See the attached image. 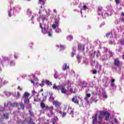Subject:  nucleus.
<instances>
[{
    "instance_id": "obj_1",
    "label": "nucleus",
    "mask_w": 124,
    "mask_h": 124,
    "mask_svg": "<svg viewBox=\"0 0 124 124\" xmlns=\"http://www.w3.org/2000/svg\"><path fill=\"white\" fill-rule=\"evenodd\" d=\"M45 13L47 16H50V14L47 13L46 10V12H39V14L40 15V16L37 18V21L40 22L41 19L43 22V25L40 23V28L42 29V32L44 34L47 33L48 36H52V30L49 29V21L46 18V16L45 15Z\"/></svg>"
},
{
    "instance_id": "obj_2",
    "label": "nucleus",
    "mask_w": 124,
    "mask_h": 124,
    "mask_svg": "<svg viewBox=\"0 0 124 124\" xmlns=\"http://www.w3.org/2000/svg\"><path fill=\"white\" fill-rule=\"evenodd\" d=\"M107 11H105V10H103L102 7H98L97 9L98 15L99 16L101 15L102 17L105 19L108 16H111L112 14H113V12H112V6H108L106 7Z\"/></svg>"
},
{
    "instance_id": "obj_3",
    "label": "nucleus",
    "mask_w": 124,
    "mask_h": 124,
    "mask_svg": "<svg viewBox=\"0 0 124 124\" xmlns=\"http://www.w3.org/2000/svg\"><path fill=\"white\" fill-rule=\"evenodd\" d=\"M60 22V18H55L54 24L52 25V28L54 30L55 29L56 33H60L62 31L59 28V22Z\"/></svg>"
},
{
    "instance_id": "obj_4",
    "label": "nucleus",
    "mask_w": 124,
    "mask_h": 124,
    "mask_svg": "<svg viewBox=\"0 0 124 124\" xmlns=\"http://www.w3.org/2000/svg\"><path fill=\"white\" fill-rule=\"evenodd\" d=\"M107 112H105L103 111H100V114L98 116L97 121L99 124H101L102 123V121L103 120V116L106 115Z\"/></svg>"
},
{
    "instance_id": "obj_5",
    "label": "nucleus",
    "mask_w": 124,
    "mask_h": 124,
    "mask_svg": "<svg viewBox=\"0 0 124 124\" xmlns=\"http://www.w3.org/2000/svg\"><path fill=\"white\" fill-rule=\"evenodd\" d=\"M13 9H10V10L8 12L9 17H11L12 15H15V12H14V11H16L18 12L20 9L16 7H14Z\"/></svg>"
},
{
    "instance_id": "obj_6",
    "label": "nucleus",
    "mask_w": 124,
    "mask_h": 124,
    "mask_svg": "<svg viewBox=\"0 0 124 124\" xmlns=\"http://www.w3.org/2000/svg\"><path fill=\"white\" fill-rule=\"evenodd\" d=\"M30 93L28 92H25L22 96L23 98H24V103L26 104L30 103Z\"/></svg>"
},
{
    "instance_id": "obj_7",
    "label": "nucleus",
    "mask_w": 124,
    "mask_h": 124,
    "mask_svg": "<svg viewBox=\"0 0 124 124\" xmlns=\"http://www.w3.org/2000/svg\"><path fill=\"white\" fill-rule=\"evenodd\" d=\"M117 31H116V30H113V31H111V33L108 32L106 34V37H110V38H113L114 37L116 38L117 36Z\"/></svg>"
},
{
    "instance_id": "obj_8",
    "label": "nucleus",
    "mask_w": 124,
    "mask_h": 124,
    "mask_svg": "<svg viewBox=\"0 0 124 124\" xmlns=\"http://www.w3.org/2000/svg\"><path fill=\"white\" fill-rule=\"evenodd\" d=\"M122 64H123V62H120L119 59H115L114 60V65H116V66H117V67H120Z\"/></svg>"
},
{
    "instance_id": "obj_9",
    "label": "nucleus",
    "mask_w": 124,
    "mask_h": 124,
    "mask_svg": "<svg viewBox=\"0 0 124 124\" xmlns=\"http://www.w3.org/2000/svg\"><path fill=\"white\" fill-rule=\"evenodd\" d=\"M93 119V124H96L97 122V114H95L94 116L92 117Z\"/></svg>"
},
{
    "instance_id": "obj_10",
    "label": "nucleus",
    "mask_w": 124,
    "mask_h": 124,
    "mask_svg": "<svg viewBox=\"0 0 124 124\" xmlns=\"http://www.w3.org/2000/svg\"><path fill=\"white\" fill-rule=\"evenodd\" d=\"M1 119L8 120L9 119V114L8 113H4L3 115L1 116Z\"/></svg>"
},
{
    "instance_id": "obj_11",
    "label": "nucleus",
    "mask_w": 124,
    "mask_h": 124,
    "mask_svg": "<svg viewBox=\"0 0 124 124\" xmlns=\"http://www.w3.org/2000/svg\"><path fill=\"white\" fill-rule=\"evenodd\" d=\"M78 50H82V51H84V50H85V45L78 44Z\"/></svg>"
},
{
    "instance_id": "obj_12",
    "label": "nucleus",
    "mask_w": 124,
    "mask_h": 124,
    "mask_svg": "<svg viewBox=\"0 0 124 124\" xmlns=\"http://www.w3.org/2000/svg\"><path fill=\"white\" fill-rule=\"evenodd\" d=\"M16 107H19L18 109H24V105L22 103H17Z\"/></svg>"
},
{
    "instance_id": "obj_13",
    "label": "nucleus",
    "mask_w": 124,
    "mask_h": 124,
    "mask_svg": "<svg viewBox=\"0 0 124 124\" xmlns=\"http://www.w3.org/2000/svg\"><path fill=\"white\" fill-rule=\"evenodd\" d=\"M73 51L71 53V57L73 58L74 57V55L76 54V46H74L72 48Z\"/></svg>"
},
{
    "instance_id": "obj_14",
    "label": "nucleus",
    "mask_w": 124,
    "mask_h": 124,
    "mask_svg": "<svg viewBox=\"0 0 124 124\" xmlns=\"http://www.w3.org/2000/svg\"><path fill=\"white\" fill-rule=\"evenodd\" d=\"M82 55H80V54H78L77 56V59L78 60V63H80L81 62V61L82 60Z\"/></svg>"
},
{
    "instance_id": "obj_15",
    "label": "nucleus",
    "mask_w": 124,
    "mask_h": 124,
    "mask_svg": "<svg viewBox=\"0 0 124 124\" xmlns=\"http://www.w3.org/2000/svg\"><path fill=\"white\" fill-rule=\"evenodd\" d=\"M54 105H55L56 107H60L61 106V103L58 101H54L53 102Z\"/></svg>"
},
{
    "instance_id": "obj_16",
    "label": "nucleus",
    "mask_w": 124,
    "mask_h": 124,
    "mask_svg": "<svg viewBox=\"0 0 124 124\" xmlns=\"http://www.w3.org/2000/svg\"><path fill=\"white\" fill-rule=\"evenodd\" d=\"M77 96H75L74 98H73L72 99V101L73 102H74V103L79 104V101L77 100Z\"/></svg>"
},
{
    "instance_id": "obj_17",
    "label": "nucleus",
    "mask_w": 124,
    "mask_h": 124,
    "mask_svg": "<svg viewBox=\"0 0 124 124\" xmlns=\"http://www.w3.org/2000/svg\"><path fill=\"white\" fill-rule=\"evenodd\" d=\"M15 97L16 99H18V98H20V93L17 92V93H15Z\"/></svg>"
},
{
    "instance_id": "obj_18",
    "label": "nucleus",
    "mask_w": 124,
    "mask_h": 124,
    "mask_svg": "<svg viewBox=\"0 0 124 124\" xmlns=\"http://www.w3.org/2000/svg\"><path fill=\"white\" fill-rule=\"evenodd\" d=\"M56 111L57 113H59V114H61L62 115V109H61V108H57L56 109Z\"/></svg>"
},
{
    "instance_id": "obj_19",
    "label": "nucleus",
    "mask_w": 124,
    "mask_h": 124,
    "mask_svg": "<svg viewBox=\"0 0 124 124\" xmlns=\"http://www.w3.org/2000/svg\"><path fill=\"white\" fill-rule=\"evenodd\" d=\"M61 93H67V90L64 88V87L63 86L62 88L61 89Z\"/></svg>"
},
{
    "instance_id": "obj_20",
    "label": "nucleus",
    "mask_w": 124,
    "mask_h": 124,
    "mask_svg": "<svg viewBox=\"0 0 124 124\" xmlns=\"http://www.w3.org/2000/svg\"><path fill=\"white\" fill-rule=\"evenodd\" d=\"M67 40H69L70 41H71V40H73V36L70 35H69L68 37H67Z\"/></svg>"
},
{
    "instance_id": "obj_21",
    "label": "nucleus",
    "mask_w": 124,
    "mask_h": 124,
    "mask_svg": "<svg viewBox=\"0 0 124 124\" xmlns=\"http://www.w3.org/2000/svg\"><path fill=\"white\" fill-rule=\"evenodd\" d=\"M110 87H111L113 90H116V89L117 88V86H116L114 83H111Z\"/></svg>"
},
{
    "instance_id": "obj_22",
    "label": "nucleus",
    "mask_w": 124,
    "mask_h": 124,
    "mask_svg": "<svg viewBox=\"0 0 124 124\" xmlns=\"http://www.w3.org/2000/svg\"><path fill=\"white\" fill-rule=\"evenodd\" d=\"M40 107H41V108H42V109H44V108H46V105H45V104H44V103L42 102L40 103Z\"/></svg>"
},
{
    "instance_id": "obj_23",
    "label": "nucleus",
    "mask_w": 124,
    "mask_h": 124,
    "mask_svg": "<svg viewBox=\"0 0 124 124\" xmlns=\"http://www.w3.org/2000/svg\"><path fill=\"white\" fill-rule=\"evenodd\" d=\"M69 68V66H67V64H64L63 70H66V69H68Z\"/></svg>"
},
{
    "instance_id": "obj_24",
    "label": "nucleus",
    "mask_w": 124,
    "mask_h": 124,
    "mask_svg": "<svg viewBox=\"0 0 124 124\" xmlns=\"http://www.w3.org/2000/svg\"><path fill=\"white\" fill-rule=\"evenodd\" d=\"M45 83L48 86H52V82H50L49 80H45Z\"/></svg>"
},
{
    "instance_id": "obj_25",
    "label": "nucleus",
    "mask_w": 124,
    "mask_h": 124,
    "mask_svg": "<svg viewBox=\"0 0 124 124\" xmlns=\"http://www.w3.org/2000/svg\"><path fill=\"white\" fill-rule=\"evenodd\" d=\"M54 77L55 79H58V78L59 77V73L56 71L55 74L54 75Z\"/></svg>"
},
{
    "instance_id": "obj_26",
    "label": "nucleus",
    "mask_w": 124,
    "mask_h": 124,
    "mask_svg": "<svg viewBox=\"0 0 124 124\" xmlns=\"http://www.w3.org/2000/svg\"><path fill=\"white\" fill-rule=\"evenodd\" d=\"M27 14L30 17H31V11L30 9H28L27 10Z\"/></svg>"
},
{
    "instance_id": "obj_27",
    "label": "nucleus",
    "mask_w": 124,
    "mask_h": 124,
    "mask_svg": "<svg viewBox=\"0 0 124 124\" xmlns=\"http://www.w3.org/2000/svg\"><path fill=\"white\" fill-rule=\"evenodd\" d=\"M102 96L104 98H107L108 96L106 92H103L102 93Z\"/></svg>"
},
{
    "instance_id": "obj_28",
    "label": "nucleus",
    "mask_w": 124,
    "mask_h": 124,
    "mask_svg": "<svg viewBox=\"0 0 124 124\" xmlns=\"http://www.w3.org/2000/svg\"><path fill=\"white\" fill-rule=\"evenodd\" d=\"M122 50H123V47H118L116 49V52L117 53H119V52H121L122 51Z\"/></svg>"
},
{
    "instance_id": "obj_29",
    "label": "nucleus",
    "mask_w": 124,
    "mask_h": 124,
    "mask_svg": "<svg viewBox=\"0 0 124 124\" xmlns=\"http://www.w3.org/2000/svg\"><path fill=\"white\" fill-rule=\"evenodd\" d=\"M109 116H110V114L108 113V112H107V114H106V119H105L106 121L109 120Z\"/></svg>"
},
{
    "instance_id": "obj_30",
    "label": "nucleus",
    "mask_w": 124,
    "mask_h": 124,
    "mask_svg": "<svg viewBox=\"0 0 124 124\" xmlns=\"http://www.w3.org/2000/svg\"><path fill=\"white\" fill-rule=\"evenodd\" d=\"M0 83H1L2 84H5L6 83V81H3V79L0 78Z\"/></svg>"
},
{
    "instance_id": "obj_31",
    "label": "nucleus",
    "mask_w": 124,
    "mask_h": 124,
    "mask_svg": "<svg viewBox=\"0 0 124 124\" xmlns=\"http://www.w3.org/2000/svg\"><path fill=\"white\" fill-rule=\"evenodd\" d=\"M63 86L62 85H59L57 86V90L58 91H60V90H61L62 89Z\"/></svg>"
},
{
    "instance_id": "obj_32",
    "label": "nucleus",
    "mask_w": 124,
    "mask_h": 124,
    "mask_svg": "<svg viewBox=\"0 0 124 124\" xmlns=\"http://www.w3.org/2000/svg\"><path fill=\"white\" fill-rule=\"evenodd\" d=\"M41 87H43L45 85V80H43L42 83L39 84Z\"/></svg>"
},
{
    "instance_id": "obj_33",
    "label": "nucleus",
    "mask_w": 124,
    "mask_h": 124,
    "mask_svg": "<svg viewBox=\"0 0 124 124\" xmlns=\"http://www.w3.org/2000/svg\"><path fill=\"white\" fill-rule=\"evenodd\" d=\"M39 3H40V4H43V5H44V4H45V2L43 0H39Z\"/></svg>"
},
{
    "instance_id": "obj_34",
    "label": "nucleus",
    "mask_w": 124,
    "mask_h": 124,
    "mask_svg": "<svg viewBox=\"0 0 124 124\" xmlns=\"http://www.w3.org/2000/svg\"><path fill=\"white\" fill-rule=\"evenodd\" d=\"M16 104L17 103H13L11 104V106L12 107H17Z\"/></svg>"
},
{
    "instance_id": "obj_35",
    "label": "nucleus",
    "mask_w": 124,
    "mask_h": 124,
    "mask_svg": "<svg viewBox=\"0 0 124 124\" xmlns=\"http://www.w3.org/2000/svg\"><path fill=\"white\" fill-rule=\"evenodd\" d=\"M10 65L11 66H14L15 65V62L14 61H11Z\"/></svg>"
},
{
    "instance_id": "obj_36",
    "label": "nucleus",
    "mask_w": 124,
    "mask_h": 124,
    "mask_svg": "<svg viewBox=\"0 0 124 124\" xmlns=\"http://www.w3.org/2000/svg\"><path fill=\"white\" fill-rule=\"evenodd\" d=\"M120 43L121 45H124V39H121L120 40Z\"/></svg>"
},
{
    "instance_id": "obj_37",
    "label": "nucleus",
    "mask_w": 124,
    "mask_h": 124,
    "mask_svg": "<svg viewBox=\"0 0 124 124\" xmlns=\"http://www.w3.org/2000/svg\"><path fill=\"white\" fill-rule=\"evenodd\" d=\"M53 110L54 109H50L49 110L51 116H54V115H55V112H53Z\"/></svg>"
},
{
    "instance_id": "obj_38",
    "label": "nucleus",
    "mask_w": 124,
    "mask_h": 124,
    "mask_svg": "<svg viewBox=\"0 0 124 124\" xmlns=\"http://www.w3.org/2000/svg\"><path fill=\"white\" fill-rule=\"evenodd\" d=\"M116 24H117V25H119V24H121V20H120V18L118 19H117L116 20Z\"/></svg>"
},
{
    "instance_id": "obj_39",
    "label": "nucleus",
    "mask_w": 124,
    "mask_h": 124,
    "mask_svg": "<svg viewBox=\"0 0 124 124\" xmlns=\"http://www.w3.org/2000/svg\"><path fill=\"white\" fill-rule=\"evenodd\" d=\"M70 115H71L72 118H73V115H74V111L73 110H71L70 112Z\"/></svg>"
},
{
    "instance_id": "obj_40",
    "label": "nucleus",
    "mask_w": 124,
    "mask_h": 124,
    "mask_svg": "<svg viewBox=\"0 0 124 124\" xmlns=\"http://www.w3.org/2000/svg\"><path fill=\"white\" fill-rule=\"evenodd\" d=\"M95 51H93L92 54H91V57L92 58H94V56H95Z\"/></svg>"
},
{
    "instance_id": "obj_41",
    "label": "nucleus",
    "mask_w": 124,
    "mask_h": 124,
    "mask_svg": "<svg viewBox=\"0 0 124 124\" xmlns=\"http://www.w3.org/2000/svg\"><path fill=\"white\" fill-rule=\"evenodd\" d=\"M60 51H62V50H63V49H64V46H62V45H60Z\"/></svg>"
},
{
    "instance_id": "obj_42",
    "label": "nucleus",
    "mask_w": 124,
    "mask_h": 124,
    "mask_svg": "<svg viewBox=\"0 0 124 124\" xmlns=\"http://www.w3.org/2000/svg\"><path fill=\"white\" fill-rule=\"evenodd\" d=\"M53 89H54L55 90H57V89H58V86H57V85H56L55 83H54L53 84Z\"/></svg>"
},
{
    "instance_id": "obj_43",
    "label": "nucleus",
    "mask_w": 124,
    "mask_h": 124,
    "mask_svg": "<svg viewBox=\"0 0 124 124\" xmlns=\"http://www.w3.org/2000/svg\"><path fill=\"white\" fill-rule=\"evenodd\" d=\"M5 93V94H6V96H10V92H6Z\"/></svg>"
},
{
    "instance_id": "obj_44",
    "label": "nucleus",
    "mask_w": 124,
    "mask_h": 124,
    "mask_svg": "<svg viewBox=\"0 0 124 124\" xmlns=\"http://www.w3.org/2000/svg\"><path fill=\"white\" fill-rule=\"evenodd\" d=\"M109 57H112V56L114 55V53L109 51Z\"/></svg>"
},
{
    "instance_id": "obj_45",
    "label": "nucleus",
    "mask_w": 124,
    "mask_h": 124,
    "mask_svg": "<svg viewBox=\"0 0 124 124\" xmlns=\"http://www.w3.org/2000/svg\"><path fill=\"white\" fill-rule=\"evenodd\" d=\"M104 52H105L106 53L108 52V48H106L105 47H104Z\"/></svg>"
},
{
    "instance_id": "obj_46",
    "label": "nucleus",
    "mask_w": 124,
    "mask_h": 124,
    "mask_svg": "<svg viewBox=\"0 0 124 124\" xmlns=\"http://www.w3.org/2000/svg\"><path fill=\"white\" fill-rule=\"evenodd\" d=\"M94 61H92L91 63V66H94Z\"/></svg>"
},
{
    "instance_id": "obj_47",
    "label": "nucleus",
    "mask_w": 124,
    "mask_h": 124,
    "mask_svg": "<svg viewBox=\"0 0 124 124\" xmlns=\"http://www.w3.org/2000/svg\"><path fill=\"white\" fill-rule=\"evenodd\" d=\"M35 93H36V92H35V91L34 90L32 91V95H34V94H35Z\"/></svg>"
},
{
    "instance_id": "obj_48",
    "label": "nucleus",
    "mask_w": 124,
    "mask_h": 124,
    "mask_svg": "<svg viewBox=\"0 0 124 124\" xmlns=\"http://www.w3.org/2000/svg\"><path fill=\"white\" fill-rule=\"evenodd\" d=\"M99 56H100V52H99V51H98L97 52L96 57H99Z\"/></svg>"
},
{
    "instance_id": "obj_49",
    "label": "nucleus",
    "mask_w": 124,
    "mask_h": 124,
    "mask_svg": "<svg viewBox=\"0 0 124 124\" xmlns=\"http://www.w3.org/2000/svg\"><path fill=\"white\" fill-rule=\"evenodd\" d=\"M66 116V112H63L62 114V118H64Z\"/></svg>"
},
{
    "instance_id": "obj_50",
    "label": "nucleus",
    "mask_w": 124,
    "mask_h": 124,
    "mask_svg": "<svg viewBox=\"0 0 124 124\" xmlns=\"http://www.w3.org/2000/svg\"><path fill=\"white\" fill-rule=\"evenodd\" d=\"M86 9H88V7L86 5L83 6V10H86Z\"/></svg>"
},
{
    "instance_id": "obj_51",
    "label": "nucleus",
    "mask_w": 124,
    "mask_h": 124,
    "mask_svg": "<svg viewBox=\"0 0 124 124\" xmlns=\"http://www.w3.org/2000/svg\"><path fill=\"white\" fill-rule=\"evenodd\" d=\"M46 98H47V96H45L44 97H43V101H45V100H46Z\"/></svg>"
},
{
    "instance_id": "obj_52",
    "label": "nucleus",
    "mask_w": 124,
    "mask_h": 124,
    "mask_svg": "<svg viewBox=\"0 0 124 124\" xmlns=\"http://www.w3.org/2000/svg\"><path fill=\"white\" fill-rule=\"evenodd\" d=\"M119 20H120V22H121L122 23H123V22H124V18H120Z\"/></svg>"
},
{
    "instance_id": "obj_53",
    "label": "nucleus",
    "mask_w": 124,
    "mask_h": 124,
    "mask_svg": "<svg viewBox=\"0 0 124 124\" xmlns=\"http://www.w3.org/2000/svg\"><path fill=\"white\" fill-rule=\"evenodd\" d=\"M31 121H32V119H30V121L29 122V124H35V123H31Z\"/></svg>"
},
{
    "instance_id": "obj_54",
    "label": "nucleus",
    "mask_w": 124,
    "mask_h": 124,
    "mask_svg": "<svg viewBox=\"0 0 124 124\" xmlns=\"http://www.w3.org/2000/svg\"><path fill=\"white\" fill-rule=\"evenodd\" d=\"M116 4H119L120 3V0H115Z\"/></svg>"
},
{
    "instance_id": "obj_55",
    "label": "nucleus",
    "mask_w": 124,
    "mask_h": 124,
    "mask_svg": "<svg viewBox=\"0 0 124 124\" xmlns=\"http://www.w3.org/2000/svg\"><path fill=\"white\" fill-rule=\"evenodd\" d=\"M85 100H86V101H88V100H89V97H87V96L85 97V98H84Z\"/></svg>"
},
{
    "instance_id": "obj_56",
    "label": "nucleus",
    "mask_w": 124,
    "mask_h": 124,
    "mask_svg": "<svg viewBox=\"0 0 124 124\" xmlns=\"http://www.w3.org/2000/svg\"><path fill=\"white\" fill-rule=\"evenodd\" d=\"M50 99H51V100H54V98L53 97V95H51L50 96Z\"/></svg>"
},
{
    "instance_id": "obj_57",
    "label": "nucleus",
    "mask_w": 124,
    "mask_h": 124,
    "mask_svg": "<svg viewBox=\"0 0 124 124\" xmlns=\"http://www.w3.org/2000/svg\"><path fill=\"white\" fill-rule=\"evenodd\" d=\"M54 110V107L50 106V107L49 108V110Z\"/></svg>"
},
{
    "instance_id": "obj_58",
    "label": "nucleus",
    "mask_w": 124,
    "mask_h": 124,
    "mask_svg": "<svg viewBox=\"0 0 124 124\" xmlns=\"http://www.w3.org/2000/svg\"><path fill=\"white\" fill-rule=\"evenodd\" d=\"M93 73V74H96V73H97V71L96 70H94Z\"/></svg>"
},
{
    "instance_id": "obj_59",
    "label": "nucleus",
    "mask_w": 124,
    "mask_h": 124,
    "mask_svg": "<svg viewBox=\"0 0 124 124\" xmlns=\"http://www.w3.org/2000/svg\"><path fill=\"white\" fill-rule=\"evenodd\" d=\"M46 110H50V108H49V107L48 106H46Z\"/></svg>"
},
{
    "instance_id": "obj_60",
    "label": "nucleus",
    "mask_w": 124,
    "mask_h": 124,
    "mask_svg": "<svg viewBox=\"0 0 124 124\" xmlns=\"http://www.w3.org/2000/svg\"><path fill=\"white\" fill-rule=\"evenodd\" d=\"M86 96H87L88 97H91V93L87 94Z\"/></svg>"
},
{
    "instance_id": "obj_61",
    "label": "nucleus",
    "mask_w": 124,
    "mask_h": 124,
    "mask_svg": "<svg viewBox=\"0 0 124 124\" xmlns=\"http://www.w3.org/2000/svg\"><path fill=\"white\" fill-rule=\"evenodd\" d=\"M70 92L71 93H74V92H73V89L72 88H71V89H70Z\"/></svg>"
},
{
    "instance_id": "obj_62",
    "label": "nucleus",
    "mask_w": 124,
    "mask_h": 124,
    "mask_svg": "<svg viewBox=\"0 0 124 124\" xmlns=\"http://www.w3.org/2000/svg\"><path fill=\"white\" fill-rule=\"evenodd\" d=\"M115 82V79L114 78H112L111 79V83H114Z\"/></svg>"
},
{
    "instance_id": "obj_63",
    "label": "nucleus",
    "mask_w": 124,
    "mask_h": 124,
    "mask_svg": "<svg viewBox=\"0 0 124 124\" xmlns=\"http://www.w3.org/2000/svg\"><path fill=\"white\" fill-rule=\"evenodd\" d=\"M84 63H85L86 65H88V64H89V62L86 61H84Z\"/></svg>"
},
{
    "instance_id": "obj_64",
    "label": "nucleus",
    "mask_w": 124,
    "mask_h": 124,
    "mask_svg": "<svg viewBox=\"0 0 124 124\" xmlns=\"http://www.w3.org/2000/svg\"><path fill=\"white\" fill-rule=\"evenodd\" d=\"M3 59L4 61H7L8 59L6 57H3Z\"/></svg>"
}]
</instances>
